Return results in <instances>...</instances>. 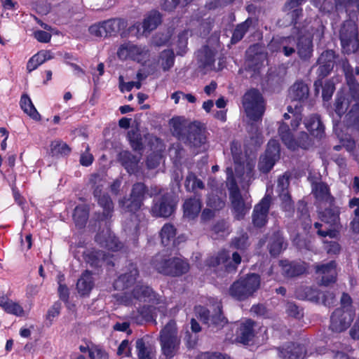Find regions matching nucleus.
Instances as JSON below:
<instances>
[{
    "label": "nucleus",
    "mask_w": 359,
    "mask_h": 359,
    "mask_svg": "<svg viewBox=\"0 0 359 359\" xmlns=\"http://www.w3.org/2000/svg\"><path fill=\"white\" fill-rule=\"evenodd\" d=\"M352 303L353 301L351 296L346 292H343L340 299L341 306L339 309H343L344 311H353V313H355Z\"/></svg>",
    "instance_id": "63"
},
{
    "label": "nucleus",
    "mask_w": 359,
    "mask_h": 359,
    "mask_svg": "<svg viewBox=\"0 0 359 359\" xmlns=\"http://www.w3.org/2000/svg\"><path fill=\"white\" fill-rule=\"evenodd\" d=\"M132 296L139 301L148 302L149 303H158V294L151 287L138 283L132 290Z\"/></svg>",
    "instance_id": "27"
},
{
    "label": "nucleus",
    "mask_w": 359,
    "mask_h": 359,
    "mask_svg": "<svg viewBox=\"0 0 359 359\" xmlns=\"http://www.w3.org/2000/svg\"><path fill=\"white\" fill-rule=\"evenodd\" d=\"M52 58L49 50H41L34 55L27 63V70L31 72L35 70L39 65Z\"/></svg>",
    "instance_id": "47"
},
{
    "label": "nucleus",
    "mask_w": 359,
    "mask_h": 359,
    "mask_svg": "<svg viewBox=\"0 0 359 359\" xmlns=\"http://www.w3.org/2000/svg\"><path fill=\"white\" fill-rule=\"evenodd\" d=\"M138 359H153L151 351L146 346L142 338L137 339L135 343Z\"/></svg>",
    "instance_id": "57"
},
{
    "label": "nucleus",
    "mask_w": 359,
    "mask_h": 359,
    "mask_svg": "<svg viewBox=\"0 0 359 359\" xmlns=\"http://www.w3.org/2000/svg\"><path fill=\"white\" fill-rule=\"evenodd\" d=\"M177 334V325L174 320H170L160 332L161 351L166 359L172 358L180 349L181 340Z\"/></svg>",
    "instance_id": "6"
},
{
    "label": "nucleus",
    "mask_w": 359,
    "mask_h": 359,
    "mask_svg": "<svg viewBox=\"0 0 359 359\" xmlns=\"http://www.w3.org/2000/svg\"><path fill=\"white\" fill-rule=\"evenodd\" d=\"M118 161L128 173L132 174L136 170L138 159L136 156L131 152L128 151L120 152L118 154Z\"/></svg>",
    "instance_id": "45"
},
{
    "label": "nucleus",
    "mask_w": 359,
    "mask_h": 359,
    "mask_svg": "<svg viewBox=\"0 0 359 359\" xmlns=\"http://www.w3.org/2000/svg\"><path fill=\"white\" fill-rule=\"evenodd\" d=\"M127 271L121 274L114 282V290L123 291L134 285L139 276V270L136 264L129 262L126 266Z\"/></svg>",
    "instance_id": "21"
},
{
    "label": "nucleus",
    "mask_w": 359,
    "mask_h": 359,
    "mask_svg": "<svg viewBox=\"0 0 359 359\" xmlns=\"http://www.w3.org/2000/svg\"><path fill=\"white\" fill-rule=\"evenodd\" d=\"M315 198L319 202H325L329 205L335 203V198L331 194L329 186L325 182H318L312 189Z\"/></svg>",
    "instance_id": "35"
},
{
    "label": "nucleus",
    "mask_w": 359,
    "mask_h": 359,
    "mask_svg": "<svg viewBox=\"0 0 359 359\" xmlns=\"http://www.w3.org/2000/svg\"><path fill=\"white\" fill-rule=\"evenodd\" d=\"M319 67L317 69V80L314 81L313 86L316 95L319 94L320 88L322 87V80L327 76L332 71L334 67L330 64H324L318 62Z\"/></svg>",
    "instance_id": "50"
},
{
    "label": "nucleus",
    "mask_w": 359,
    "mask_h": 359,
    "mask_svg": "<svg viewBox=\"0 0 359 359\" xmlns=\"http://www.w3.org/2000/svg\"><path fill=\"white\" fill-rule=\"evenodd\" d=\"M127 20L123 18H111L90 26L91 35L97 37L116 36L121 30L126 28Z\"/></svg>",
    "instance_id": "11"
},
{
    "label": "nucleus",
    "mask_w": 359,
    "mask_h": 359,
    "mask_svg": "<svg viewBox=\"0 0 359 359\" xmlns=\"http://www.w3.org/2000/svg\"><path fill=\"white\" fill-rule=\"evenodd\" d=\"M343 72L346 83L348 88V95L353 104L350 110L345 114L341 125L339 126L341 133H334L341 142L347 140L349 133L359 132V82L356 80L353 69L348 61L343 63Z\"/></svg>",
    "instance_id": "1"
},
{
    "label": "nucleus",
    "mask_w": 359,
    "mask_h": 359,
    "mask_svg": "<svg viewBox=\"0 0 359 359\" xmlns=\"http://www.w3.org/2000/svg\"><path fill=\"white\" fill-rule=\"evenodd\" d=\"M162 60L161 66L163 71H168L171 69L175 63V54L172 50L167 49L161 53Z\"/></svg>",
    "instance_id": "56"
},
{
    "label": "nucleus",
    "mask_w": 359,
    "mask_h": 359,
    "mask_svg": "<svg viewBox=\"0 0 359 359\" xmlns=\"http://www.w3.org/2000/svg\"><path fill=\"white\" fill-rule=\"evenodd\" d=\"M255 46H250L247 52L245 69L248 72H252L254 74H258L261 68L264 66V62L266 59L265 55L262 52H254Z\"/></svg>",
    "instance_id": "28"
},
{
    "label": "nucleus",
    "mask_w": 359,
    "mask_h": 359,
    "mask_svg": "<svg viewBox=\"0 0 359 359\" xmlns=\"http://www.w3.org/2000/svg\"><path fill=\"white\" fill-rule=\"evenodd\" d=\"M198 316L203 324L217 330L223 328L228 323L227 318L224 316L221 302L216 303L212 312L207 308L201 306Z\"/></svg>",
    "instance_id": "14"
},
{
    "label": "nucleus",
    "mask_w": 359,
    "mask_h": 359,
    "mask_svg": "<svg viewBox=\"0 0 359 359\" xmlns=\"http://www.w3.org/2000/svg\"><path fill=\"white\" fill-rule=\"evenodd\" d=\"M322 97L324 101H329L335 90V84L332 79H327L324 83L322 80Z\"/></svg>",
    "instance_id": "58"
},
{
    "label": "nucleus",
    "mask_w": 359,
    "mask_h": 359,
    "mask_svg": "<svg viewBox=\"0 0 359 359\" xmlns=\"http://www.w3.org/2000/svg\"><path fill=\"white\" fill-rule=\"evenodd\" d=\"M89 183L93 189L94 198L103 210L102 212L95 214L96 220L104 222L111 219L114 212V203L109 194L102 192L105 181L100 174L94 173L90 175Z\"/></svg>",
    "instance_id": "4"
},
{
    "label": "nucleus",
    "mask_w": 359,
    "mask_h": 359,
    "mask_svg": "<svg viewBox=\"0 0 359 359\" xmlns=\"http://www.w3.org/2000/svg\"><path fill=\"white\" fill-rule=\"evenodd\" d=\"M352 102H354V100H352L348 92L345 93L344 91L339 90L337 93L332 111L330 112L332 118L334 133H339V134L341 133L339 128L341 125V120L343 116L346 114Z\"/></svg>",
    "instance_id": "12"
},
{
    "label": "nucleus",
    "mask_w": 359,
    "mask_h": 359,
    "mask_svg": "<svg viewBox=\"0 0 359 359\" xmlns=\"http://www.w3.org/2000/svg\"><path fill=\"white\" fill-rule=\"evenodd\" d=\"M286 313L288 316L299 319L303 317L302 309L294 302H288L286 306Z\"/></svg>",
    "instance_id": "64"
},
{
    "label": "nucleus",
    "mask_w": 359,
    "mask_h": 359,
    "mask_svg": "<svg viewBox=\"0 0 359 359\" xmlns=\"http://www.w3.org/2000/svg\"><path fill=\"white\" fill-rule=\"evenodd\" d=\"M241 262V256L237 252L232 254V260H230V254L227 250L222 249L215 255L210 256L205 260V265L209 267H217L221 264L224 266V270L228 273H235L238 266Z\"/></svg>",
    "instance_id": "13"
},
{
    "label": "nucleus",
    "mask_w": 359,
    "mask_h": 359,
    "mask_svg": "<svg viewBox=\"0 0 359 359\" xmlns=\"http://www.w3.org/2000/svg\"><path fill=\"white\" fill-rule=\"evenodd\" d=\"M149 196L147 186L143 182H135L128 197L124 196L118 201L119 207L126 212L135 214L144 205V201Z\"/></svg>",
    "instance_id": "8"
},
{
    "label": "nucleus",
    "mask_w": 359,
    "mask_h": 359,
    "mask_svg": "<svg viewBox=\"0 0 359 359\" xmlns=\"http://www.w3.org/2000/svg\"><path fill=\"white\" fill-rule=\"evenodd\" d=\"M284 11H287V15H288L290 19V25L293 27V29L296 30L295 33L297 34L302 33L304 27L302 26V23L299 20L304 15L303 8L301 6H294V8L287 7L285 4Z\"/></svg>",
    "instance_id": "40"
},
{
    "label": "nucleus",
    "mask_w": 359,
    "mask_h": 359,
    "mask_svg": "<svg viewBox=\"0 0 359 359\" xmlns=\"http://www.w3.org/2000/svg\"><path fill=\"white\" fill-rule=\"evenodd\" d=\"M304 124L310 135L313 137L321 140L325 136V126L318 114H311L306 117Z\"/></svg>",
    "instance_id": "26"
},
{
    "label": "nucleus",
    "mask_w": 359,
    "mask_h": 359,
    "mask_svg": "<svg viewBox=\"0 0 359 359\" xmlns=\"http://www.w3.org/2000/svg\"><path fill=\"white\" fill-rule=\"evenodd\" d=\"M282 359H304V351L302 346L294 342H288L279 348Z\"/></svg>",
    "instance_id": "32"
},
{
    "label": "nucleus",
    "mask_w": 359,
    "mask_h": 359,
    "mask_svg": "<svg viewBox=\"0 0 359 359\" xmlns=\"http://www.w3.org/2000/svg\"><path fill=\"white\" fill-rule=\"evenodd\" d=\"M271 204V197L269 195H265L255 205L252 215V222L255 227L260 229L266 224Z\"/></svg>",
    "instance_id": "19"
},
{
    "label": "nucleus",
    "mask_w": 359,
    "mask_h": 359,
    "mask_svg": "<svg viewBox=\"0 0 359 359\" xmlns=\"http://www.w3.org/2000/svg\"><path fill=\"white\" fill-rule=\"evenodd\" d=\"M337 55L333 50H326L323 51L318 59V62L330 65L334 67Z\"/></svg>",
    "instance_id": "60"
},
{
    "label": "nucleus",
    "mask_w": 359,
    "mask_h": 359,
    "mask_svg": "<svg viewBox=\"0 0 359 359\" xmlns=\"http://www.w3.org/2000/svg\"><path fill=\"white\" fill-rule=\"evenodd\" d=\"M252 18L248 17L245 21L237 24L233 30L232 36L230 39V43L235 45L240 42L243 39L246 33L249 31L250 27L252 25Z\"/></svg>",
    "instance_id": "41"
},
{
    "label": "nucleus",
    "mask_w": 359,
    "mask_h": 359,
    "mask_svg": "<svg viewBox=\"0 0 359 359\" xmlns=\"http://www.w3.org/2000/svg\"><path fill=\"white\" fill-rule=\"evenodd\" d=\"M184 187L187 192H193L195 194L198 193L197 189H205V184L194 172H189L185 179Z\"/></svg>",
    "instance_id": "49"
},
{
    "label": "nucleus",
    "mask_w": 359,
    "mask_h": 359,
    "mask_svg": "<svg viewBox=\"0 0 359 359\" xmlns=\"http://www.w3.org/2000/svg\"><path fill=\"white\" fill-rule=\"evenodd\" d=\"M151 264L158 273L173 278L182 276L190 269L187 259L177 257H170L161 253H157L152 257Z\"/></svg>",
    "instance_id": "3"
},
{
    "label": "nucleus",
    "mask_w": 359,
    "mask_h": 359,
    "mask_svg": "<svg viewBox=\"0 0 359 359\" xmlns=\"http://www.w3.org/2000/svg\"><path fill=\"white\" fill-rule=\"evenodd\" d=\"M7 313L13 314L16 316H22L24 314L23 308L17 302L10 300L4 309Z\"/></svg>",
    "instance_id": "62"
},
{
    "label": "nucleus",
    "mask_w": 359,
    "mask_h": 359,
    "mask_svg": "<svg viewBox=\"0 0 359 359\" xmlns=\"http://www.w3.org/2000/svg\"><path fill=\"white\" fill-rule=\"evenodd\" d=\"M296 50L299 59L304 62H309L313 56V44L311 36L304 34H297Z\"/></svg>",
    "instance_id": "24"
},
{
    "label": "nucleus",
    "mask_w": 359,
    "mask_h": 359,
    "mask_svg": "<svg viewBox=\"0 0 359 359\" xmlns=\"http://www.w3.org/2000/svg\"><path fill=\"white\" fill-rule=\"evenodd\" d=\"M130 145L135 151H143L144 147L142 134L138 129H132L127 135Z\"/></svg>",
    "instance_id": "52"
},
{
    "label": "nucleus",
    "mask_w": 359,
    "mask_h": 359,
    "mask_svg": "<svg viewBox=\"0 0 359 359\" xmlns=\"http://www.w3.org/2000/svg\"><path fill=\"white\" fill-rule=\"evenodd\" d=\"M177 201L172 192H165L153 200L151 215L154 217L168 218L175 211Z\"/></svg>",
    "instance_id": "10"
},
{
    "label": "nucleus",
    "mask_w": 359,
    "mask_h": 359,
    "mask_svg": "<svg viewBox=\"0 0 359 359\" xmlns=\"http://www.w3.org/2000/svg\"><path fill=\"white\" fill-rule=\"evenodd\" d=\"M229 198L235 219L241 220L251 208V204L245 203L236 182L232 181L229 187Z\"/></svg>",
    "instance_id": "16"
},
{
    "label": "nucleus",
    "mask_w": 359,
    "mask_h": 359,
    "mask_svg": "<svg viewBox=\"0 0 359 359\" xmlns=\"http://www.w3.org/2000/svg\"><path fill=\"white\" fill-rule=\"evenodd\" d=\"M248 236L247 233H243L239 236L232 238L231 247L236 249L244 250L248 246Z\"/></svg>",
    "instance_id": "59"
},
{
    "label": "nucleus",
    "mask_w": 359,
    "mask_h": 359,
    "mask_svg": "<svg viewBox=\"0 0 359 359\" xmlns=\"http://www.w3.org/2000/svg\"><path fill=\"white\" fill-rule=\"evenodd\" d=\"M278 133L283 143L290 150L295 151L299 148L308 150L313 145V140L304 131L300 132L294 138L289 126L283 121L280 123Z\"/></svg>",
    "instance_id": "9"
},
{
    "label": "nucleus",
    "mask_w": 359,
    "mask_h": 359,
    "mask_svg": "<svg viewBox=\"0 0 359 359\" xmlns=\"http://www.w3.org/2000/svg\"><path fill=\"white\" fill-rule=\"evenodd\" d=\"M226 193L223 189H212L207 195L206 205L215 211L222 210L226 205Z\"/></svg>",
    "instance_id": "29"
},
{
    "label": "nucleus",
    "mask_w": 359,
    "mask_h": 359,
    "mask_svg": "<svg viewBox=\"0 0 359 359\" xmlns=\"http://www.w3.org/2000/svg\"><path fill=\"white\" fill-rule=\"evenodd\" d=\"M20 107L25 114L34 121H39L41 117L34 107L30 97L27 93H23L20 100Z\"/></svg>",
    "instance_id": "43"
},
{
    "label": "nucleus",
    "mask_w": 359,
    "mask_h": 359,
    "mask_svg": "<svg viewBox=\"0 0 359 359\" xmlns=\"http://www.w3.org/2000/svg\"><path fill=\"white\" fill-rule=\"evenodd\" d=\"M170 123L172 124V133L173 136L183 142L188 133V125L186 126L184 120H182L180 117L172 118Z\"/></svg>",
    "instance_id": "48"
},
{
    "label": "nucleus",
    "mask_w": 359,
    "mask_h": 359,
    "mask_svg": "<svg viewBox=\"0 0 359 359\" xmlns=\"http://www.w3.org/2000/svg\"><path fill=\"white\" fill-rule=\"evenodd\" d=\"M83 261L92 268H98L102 261L106 259L107 254L104 251L95 248L87 249L82 254Z\"/></svg>",
    "instance_id": "34"
},
{
    "label": "nucleus",
    "mask_w": 359,
    "mask_h": 359,
    "mask_svg": "<svg viewBox=\"0 0 359 359\" xmlns=\"http://www.w3.org/2000/svg\"><path fill=\"white\" fill-rule=\"evenodd\" d=\"M359 0H334L337 11L345 10L347 13L355 6Z\"/></svg>",
    "instance_id": "61"
},
{
    "label": "nucleus",
    "mask_w": 359,
    "mask_h": 359,
    "mask_svg": "<svg viewBox=\"0 0 359 359\" xmlns=\"http://www.w3.org/2000/svg\"><path fill=\"white\" fill-rule=\"evenodd\" d=\"M203 206L202 195L195 193L193 196L186 198L182 205L183 216L189 220L196 219L201 212Z\"/></svg>",
    "instance_id": "23"
},
{
    "label": "nucleus",
    "mask_w": 359,
    "mask_h": 359,
    "mask_svg": "<svg viewBox=\"0 0 359 359\" xmlns=\"http://www.w3.org/2000/svg\"><path fill=\"white\" fill-rule=\"evenodd\" d=\"M279 265L282 269L283 275L287 278L299 276L306 271V267L304 262L296 261L290 262L285 259L280 260Z\"/></svg>",
    "instance_id": "30"
},
{
    "label": "nucleus",
    "mask_w": 359,
    "mask_h": 359,
    "mask_svg": "<svg viewBox=\"0 0 359 359\" xmlns=\"http://www.w3.org/2000/svg\"><path fill=\"white\" fill-rule=\"evenodd\" d=\"M198 60L203 68L212 67L215 63V53L208 46H204L198 51Z\"/></svg>",
    "instance_id": "51"
},
{
    "label": "nucleus",
    "mask_w": 359,
    "mask_h": 359,
    "mask_svg": "<svg viewBox=\"0 0 359 359\" xmlns=\"http://www.w3.org/2000/svg\"><path fill=\"white\" fill-rule=\"evenodd\" d=\"M93 287V273L89 270H85L77 280L76 290L81 296H86L90 294Z\"/></svg>",
    "instance_id": "37"
},
{
    "label": "nucleus",
    "mask_w": 359,
    "mask_h": 359,
    "mask_svg": "<svg viewBox=\"0 0 359 359\" xmlns=\"http://www.w3.org/2000/svg\"><path fill=\"white\" fill-rule=\"evenodd\" d=\"M89 217V208L86 205H78L73 212V220L77 229H83Z\"/></svg>",
    "instance_id": "44"
},
{
    "label": "nucleus",
    "mask_w": 359,
    "mask_h": 359,
    "mask_svg": "<svg viewBox=\"0 0 359 359\" xmlns=\"http://www.w3.org/2000/svg\"><path fill=\"white\" fill-rule=\"evenodd\" d=\"M162 17L161 13L156 9L149 11L142 22L143 32L149 33L156 29L161 24Z\"/></svg>",
    "instance_id": "38"
},
{
    "label": "nucleus",
    "mask_w": 359,
    "mask_h": 359,
    "mask_svg": "<svg viewBox=\"0 0 359 359\" xmlns=\"http://www.w3.org/2000/svg\"><path fill=\"white\" fill-rule=\"evenodd\" d=\"M355 317L353 311H344L343 309H336L330 316V329L337 333L346 330Z\"/></svg>",
    "instance_id": "17"
},
{
    "label": "nucleus",
    "mask_w": 359,
    "mask_h": 359,
    "mask_svg": "<svg viewBox=\"0 0 359 359\" xmlns=\"http://www.w3.org/2000/svg\"><path fill=\"white\" fill-rule=\"evenodd\" d=\"M254 325V321L250 319L241 324L236 332L239 342L243 344H248L255 337Z\"/></svg>",
    "instance_id": "39"
},
{
    "label": "nucleus",
    "mask_w": 359,
    "mask_h": 359,
    "mask_svg": "<svg viewBox=\"0 0 359 359\" xmlns=\"http://www.w3.org/2000/svg\"><path fill=\"white\" fill-rule=\"evenodd\" d=\"M242 105L248 118L252 122L251 130H255L256 137H258V128L254 123L261 122L266 111V101L261 92L252 88L247 90L242 97Z\"/></svg>",
    "instance_id": "2"
},
{
    "label": "nucleus",
    "mask_w": 359,
    "mask_h": 359,
    "mask_svg": "<svg viewBox=\"0 0 359 359\" xmlns=\"http://www.w3.org/2000/svg\"><path fill=\"white\" fill-rule=\"evenodd\" d=\"M280 147L276 140H270L264 153L260 156L258 162V169L264 174L269 173L280 159Z\"/></svg>",
    "instance_id": "15"
},
{
    "label": "nucleus",
    "mask_w": 359,
    "mask_h": 359,
    "mask_svg": "<svg viewBox=\"0 0 359 359\" xmlns=\"http://www.w3.org/2000/svg\"><path fill=\"white\" fill-rule=\"evenodd\" d=\"M269 46L272 52L282 53L285 57H290L296 52L297 39L292 35L277 36Z\"/></svg>",
    "instance_id": "20"
},
{
    "label": "nucleus",
    "mask_w": 359,
    "mask_h": 359,
    "mask_svg": "<svg viewBox=\"0 0 359 359\" xmlns=\"http://www.w3.org/2000/svg\"><path fill=\"white\" fill-rule=\"evenodd\" d=\"M339 39L344 53L350 55L359 50L358 27L354 20L343 21L339 30Z\"/></svg>",
    "instance_id": "7"
},
{
    "label": "nucleus",
    "mask_w": 359,
    "mask_h": 359,
    "mask_svg": "<svg viewBox=\"0 0 359 359\" xmlns=\"http://www.w3.org/2000/svg\"><path fill=\"white\" fill-rule=\"evenodd\" d=\"M296 296L299 299H307L313 302H320L321 291L312 287H300L296 290Z\"/></svg>",
    "instance_id": "46"
},
{
    "label": "nucleus",
    "mask_w": 359,
    "mask_h": 359,
    "mask_svg": "<svg viewBox=\"0 0 359 359\" xmlns=\"http://www.w3.org/2000/svg\"><path fill=\"white\" fill-rule=\"evenodd\" d=\"M283 233L280 230L274 231L268 243V249L271 256L273 257L278 256L283 250Z\"/></svg>",
    "instance_id": "42"
},
{
    "label": "nucleus",
    "mask_w": 359,
    "mask_h": 359,
    "mask_svg": "<svg viewBox=\"0 0 359 359\" xmlns=\"http://www.w3.org/2000/svg\"><path fill=\"white\" fill-rule=\"evenodd\" d=\"M289 95L292 100L304 104L309 97V88L303 81H297L290 88Z\"/></svg>",
    "instance_id": "31"
},
{
    "label": "nucleus",
    "mask_w": 359,
    "mask_h": 359,
    "mask_svg": "<svg viewBox=\"0 0 359 359\" xmlns=\"http://www.w3.org/2000/svg\"><path fill=\"white\" fill-rule=\"evenodd\" d=\"M329 205V208L319 212V217L322 222L328 224L331 227H334L340 223V208L334 203Z\"/></svg>",
    "instance_id": "36"
},
{
    "label": "nucleus",
    "mask_w": 359,
    "mask_h": 359,
    "mask_svg": "<svg viewBox=\"0 0 359 359\" xmlns=\"http://www.w3.org/2000/svg\"><path fill=\"white\" fill-rule=\"evenodd\" d=\"M148 53L149 50L145 46L128 42L119 46L117 50V55L122 60L130 59L140 62L146 58Z\"/></svg>",
    "instance_id": "18"
},
{
    "label": "nucleus",
    "mask_w": 359,
    "mask_h": 359,
    "mask_svg": "<svg viewBox=\"0 0 359 359\" xmlns=\"http://www.w3.org/2000/svg\"><path fill=\"white\" fill-rule=\"evenodd\" d=\"M156 308L150 305H143L137 309L136 313H133V320L138 324L142 325L145 322H156Z\"/></svg>",
    "instance_id": "33"
},
{
    "label": "nucleus",
    "mask_w": 359,
    "mask_h": 359,
    "mask_svg": "<svg viewBox=\"0 0 359 359\" xmlns=\"http://www.w3.org/2000/svg\"><path fill=\"white\" fill-rule=\"evenodd\" d=\"M194 0H161L160 6L161 10L171 13L173 12L178 6L181 5L185 7L190 4Z\"/></svg>",
    "instance_id": "54"
},
{
    "label": "nucleus",
    "mask_w": 359,
    "mask_h": 359,
    "mask_svg": "<svg viewBox=\"0 0 359 359\" xmlns=\"http://www.w3.org/2000/svg\"><path fill=\"white\" fill-rule=\"evenodd\" d=\"M261 278L259 274L252 273L241 277L230 286L229 292L234 299L243 302L252 297L259 290Z\"/></svg>",
    "instance_id": "5"
},
{
    "label": "nucleus",
    "mask_w": 359,
    "mask_h": 359,
    "mask_svg": "<svg viewBox=\"0 0 359 359\" xmlns=\"http://www.w3.org/2000/svg\"><path fill=\"white\" fill-rule=\"evenodd\" d=\"M50 153L53 156H67L71 153V148L62 140H55L50 144Z\"/></svg>",
    "instance_id": "55"
},
{
    "label": "nucleus",
    "mask_w": 359,
    "mask_h": 359,
    "mask_svg": "<svg viewBox=\"0 0 359 359\" xmlns=\"http://www.w3.org/2000/svg\"><path fill=\"white\" fill-rule=\"evenodd\" d=\"M337 263L330 261L326 264H319L316 266V273L321 274L320 285L328 286L337 280Z\"/></svg>",
    "instance_id": "25"
},
{
    "label": "nucleus",
    "mask_w": 359,
    "mask_h": 359,
    "mask_svg": "<svg viewBox=\"0 0 359 359\" xmlns=\"http://www.w3.org/2000/svg\"><path fill=\"white\" fill-rule=\"evenodd\" d=\"M187 133L183 142L190 147L199 148L206 142L205 130L196 122L188 124Z\"/></svg>",
    "instance_id": "22"
},
{
    "label": "nucleus",
    "mask_w": 359,
    "mask_h": 359,
    "mask_svg": "<svg viewBox=\"0 0 359 359\" xmlns=\"http://www.w3.org/2000/svg\"><path fill=\"white\" fill-rule=\"evenodd\" d=\"M176 236V229L170 223L165 224L160 231L161 243L163 246H168L174 241Z\"/></svg>",
    "instance_id": "53"
}]
</instances>
